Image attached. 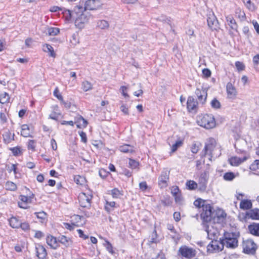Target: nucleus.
I'll list each match as a JSON object with an SVG mask.
<instances>
[{
  "label": "nucleus",
  "mask_w": 259,
  "mask_h": 259,
  "mask_svg": "<svg viewBox=\"0 0 259 259\" xmlns=\"http://www.w3.org/2000/svg\"><path fill=\"white\" fill-rule=\"evenodd\" d=\"M109 24L108 22L104 20H101L100 22H98V27L101 29H106L108 28Z\"/></svg>",
  "instance_id": "de8ad7c7"
},
{
  "label": "nucleus",
  "mask_w": 259,
  "mask_h": 259,
  "mask_svg": "<svg viewBox=\"0 0 259 259\" xmlns=\"http://www.w3.org/2000/svg\"><path fill=\"white\" fill-rule=\"evenodd\" d=\"M58 241L63 244L65 247H69L72 245V241L65 236L62 235L58 238Z\"/></svg>",
  "instance_id": "b1692460"
},
{
  "label": "nucleus",
  "mask_w": 259,
  "mask_h": 259,
  "mask_svg": "<svg viewBox=\"0 0 259 259\" xmlns=\"http://www.w3.org/2000/svg\"><path fill=\"white\" fill-rule=\"evenodd\" d=\"M235 66L237 69L238 70V71L243 70L245 68L244 65L242 62H240L239 61L236 62Z\"/></svg>",
  "instance_id": "5fc2aeb1"
},
{
  "label": "nucleus",
  "mask_w": 259,
  "mask_h": 259,
  "mask_svg": "<svg viewBox=\"0 0 259 259\" xmlns=\"http://www.w3.org/2000/svg\"><path fill=\"white\" fill-rule=\"evenodd\" d=\"M247 159V157L244 156L242 158L238 157L237 156L231 157L229 159V163L234 166H237L244 162Z\"/></svg>",
  "instance_id": "2eb2a0df"
},
{
  "label": "nucleus",
  "mask_w": 259,
  "mask_h": 259,
  "mask_svg": "<svg viewBox=\"0 0 259 259\" xmlns=\"http://www.w3.org/2000/svg\"><path fill=\"white\" fill-rule=\"evenodd\" d=\"M186 186L188 188V189L190 190H194L198 188V184L194 181L189 180L186 182Z\"/></svg>",
  "instance_id": "473e14b6"
},
{
  "label": "nucleus",
  "mask_w": 259,
  "mask_h": 259,
  "mask_svg": "<svg viewBox=\"0 0 259 259\" xmlns=\"http://www.w3.org/2000/svg\"><path fill=\"white\" fill-rule=\"evenodd\" d=\"M239 237V233L225 232L220 241L223 247L226 245L227 248H235L238 246Z\"/></svg>",
  "instance_id": "f03ea898"
},
{
  "label": "nucleus",
  "mask_w": 259,
  "mask_h": 259,
  "mask_svg": "<svg viewBox=\"0 0 259 259\" xmlns=\"http://www.w3.org/2000/svg\"><path fill=\"white\" fill-rule=\"evenodd\" d=\"M92 85L90 82L85 81L82 83V89L84 92H87L92 89Z\"/></svg>",
  "instance_id": "c03bdc74"
},
{
  "label": "nucleus",
  "mask_w": 259,
  "mask_h": 259,
  "mask_svg": "<svg viewBox=\"0 0 259 259\" xmlns=\"http://www.w3.org/2000/svg\"><path fill=\"white\" fill-rule=\"evenodd\" d=\"M59 29L56 27H50L48 29V33L50 35H56L59 33Z\"/></svg>",
  "instance_id": "58836bf2"
},
{
  "label": "nucleus",
  "mask_w": 259,
  "mask_h": 259,
  "mask_svg": "<svg viewBox=\"0 0 259 259\" xmlns=\"http://www.w3.org/2000/svg\"><path fill=\"white\" fill-rule=\"evenodd\" d=\"M20 227L24 231H27L29 229V225L27 223H21V225Z\"/></svg>",
  "instance_id": "0e129e2a"
},
{
  "label": "nucleus",
  "mask_w": 259,
  "mask_h": 259,
  "mask_svg": "<svg viewBox=\"0 0 259 259\" xmlns=\"http://www.w3.org/2000/svg\"><path fill=\"white\" fill-rule=\"evenodd\" d=\"M153 233L154 234V236H153V235H152V237L151 238V239L149 241V243L150 244H152V243H156L157 242V241H156V238H157V233H156V231L155 230H154L153 231Z\"/></svg>",
  "instance_id": "680f3d73"
},
{
  "label": "nucleus",
  "mask_w": 259,
  "mask_h": 259,
  "mask_svg": "<svg viewBox=\"0 0 259 259\" xmlns=\"http://www.w3.org/2000/svg\"><path fill=\"white\" fill-rule=\"evenodd\" d=\"M74 123L76 124L77 128H83L87 126L88 122L82 116L78 115L75 117Z\"/></svg>",
  "instance_id": "dca6fc26"
},
{
  "label": "nucleus",
  "mask_w": 259,
  "mask_h": 259,
  "mask_svg": "<svg viewBox=\"0 0 259 259\" xmlns=\"http://www.w3.org/2000/svg\"><path fill=\"white\" fill-rule=\"evenodd\" d=\"M226 89L228 96L230 98H233L235 97L236 95V91L235 87L233 85V84L228 82L226 85Z\"/></svg>",
  "instance_id": "5701e85b"
},
{
  "label": "nucleus",
  "mask_w": 259,
  "mask_h": 259,
  "mask_svg": "<svg viewBox=\"0 0 259 259\" xmlns=\"http://www.w3.org/2000/svg\"><path fill=\"white\" fill-rule=\"evenodd\" d=\"M10 100V97L8 94L5 92L0 94V103L5 104L9 102Z\"/></svg>",
  "instance_id": "72a5a7b5"
},
{
  "label": "nucleus",
  "mask_w": 259,
  "mask_h": 259,
  "mask_svg": "<svg viewBox=\"0 0 259 259\" xmlns=\"http://www.w3.org/2000/svg\"><path fill=\"white\" fill-rule=\"evenodd\" d=\"M78 201L80 205L82 207H87L90 206V197L84 193H81L78 195Z\"/></svg>",
  "instance_id": "ddd939ff"
},
{
  "label": "nucleus",
  "mask_w": 259,
  "mask_h": 259,
  "mask_svg": "<svg viewBox=\"0 0 259 259\" xmlns=\"http://www.w3.org/2000/svg\"><path fill=\"white\" fill-rule=\"evenodd\" d=\"M36 255L39 259H46L47 252L46 248L40 244L35 246Z\"/></svg>",
  "instance_id": "4468645a"
},
{
  "label": "nucleus",
  "mask_w": 259,
  "mask_h": 259,
  "mask_svg": "<svg viewBox=\"0 0 259 259\" xmlns=\"http://www.w3.org/2000/svg\"><path fill=\"white\" fill-rule=\"evenodd\" d=\"M248 230L252 235L259 236V223H253L248 225Z\"/></svg>",
  "instance_id": "f3484780"
},
{
  "label": "nucleus",
  "mask_w": 259,
  "mask_h": 259,
  "mask_svg": "<svg viewBox=\"0 0 259 259\" xmlns=\"http://www.w3.org/2000/svg\"><path fill=\"white\" fill-rule=\"evenodd\" d=\"M177 254L179 256L190 259L196 256V251L186 245H182L179 248Z\"/></svg>",
  "instance_id": "39448f33"
},
{
  "label": "nucleus",
  "mask_w": 259,
  "mask_h": 259,
  "mask_svg": "<svg viewBox=\"0 0 259 259\" xmlns=\"http://www.w3.org/2000/svg\"><path fill=\"white\" fill-rule=\"evenodd\" d=\"M197 122L198 125L206 129H210L215 126V119L212 114H206L198 116Z\"/></svg>",
  "instance_id": "20e7f679"
},
{
  "label": "nucleus",
  "mask_w": 259,
  "mask_h": 259,
  "mask_svg": "<svg viewBox=\"0 0 259 259\" xmlns=\"http://www.w3.org/2000/svg\"><path fill=\"white\" fill-rule=\"evenodd\" d=\"M211 106L214 109H219L221 107L220 102L216 99L214 98L210 103Z\"/></svg>",
  "instance_id": "37998d69"
},
{
  "label": "nucleus",
  "mask_w": 259,
  "mask_h": 259,
  "mask_svg": "<svg viewBox=\"0 0 259 259\" xmlns=\"http://www.w3.org/2000/svg\"><path fill=\"white\" fill-rule=\"evenodd\" d=\"M96 0H88L85 2L83 11L86 10H92L95 9Z\"/></svg>",
  "instance_id": "a878e982"
},
{
  "label": "nucleus",
  "mask_w": 259,
  "mask_h": 259,
  "mask_svg": "<svg viewBox=\"0 0 259 259\" xmlns=\"http://www.w3.org/2000/svg\"><path fill=\"white\" fill-rule=\"evenodd\" d=\"M244 219L259 220V209L255 208L246 211L244 215Z\"/></svg>",
  "instance_id": "9b49d317"
},
{
  "label": "nucleus",
  "mask_w": 259,
  "mask_h": 259,
  "mask_svg": "<svg viewBox=\"0 0 259 259\" xmlns=\"http://www.w3.org/2000/svg\"><path fill=\"white\" fill-rule=\"evenodd\" d=\"M15 134H12L10 131H5L3 134V141L6 144H9L14 140Z\"/></svg>",
  "instance_id": "6ab92c4d"
},
{
  "label": "nucleus",
  "mask_w": 259,
  "mask_h": 259,
  "mask_svg": "<svg viewBox=\"0 0 259 259\" xmlns=\"http://www.w3.org/2000/svg\"><path fill=\"white\" fill-rule=\"evenodd\" d=\"M249 168L253 171H255L256 169H259V160H255L250 165Z\"/></svg>",
  "instance_id": "49530a36"
},
{
  "label": "nucleus",
  "mask_w": 259,
  "mask_h": 259,
  "mask_svg": "<svg viewBox=\"0 0 259 259\" xmlns=\"http://www.w3.org/2000/svg\"><path fill=\"white\" fill-rule=\"evenodd\" d=\"M209 178L208 172L204 171L201 173L199 179L198 184V189L201 192H204L207 188V184Z\"/></svg>",
  "instance_id": "423d86ee"
},
{
  "label": "nucleus",
  "mask_w": 259,
  "mask_h": 259,
  "mask_svg": "<svg viewBox=\"0 0 259 259\" xmlns=\"http://www.w3.org/2000/svg\"><path fill=\"white\" fill-rule=\"evenodd\" d=\"M47 243L51 248L56 249L58 247L57 238L52 235H49L46 238Z\"/></svg>",
  "instance_id": "a211bd4d"
},
{
  "label": "nucleus",
  "mask_w": 259,
  "mask_h": 259,
  "mask_svg": "<svg viewBox=\"0 0 259 259\" xmlns=\"http://www.w3.org/2000/svg\"><path fill=\"white\" fill-rule=\"evenodd\" d=\"M21 135L24 137H30L31 134H30V130L28 129V130H26L21 131Z\"/></svg>",
  "instance_id": "338daca9"
},
{
  "label": "nucleus",
  "mask_w": 259,
  "mask_h": 259,
  "mask_svg": "<svg viewBox=\"0 0 259 259\" xmlns=\"http://www.w3.org/2000/svg\"><path fill=\"white\" fill-rule=\"evenodd\" d=\"M119 150L123 153H133L134 152L133 147L128 144H124L119 146Z\"/></svg>",
  "instance_id": "bb28decb"
},
{
  "label": "nucleus",
  "mask_w": 259,
  "mask_h": 259,
  "mask_svg": "<svg viewBox=\"0 0 259 259\" xmlns=\"http://www.w3.org/2000/svg\"><path fill=\"white\" fill-rule=\"evenodd\" d=\"M254 67L257 71H259V54L254 56L253 58Z\"/></svg>",
  "instance_id": "79ce46f5"
},
{
  "label": "nucleus",
  "mask_w": 259,
  "mask_h": 259,
  "mask_svg": "<svg viewBox=\"0 0 259 259\" xmlns=\"http://www.w3.org/2000/svg\"><path fill=\"white\" fill-rule=\"evenodd\" d=\"M191 152L194 153L196 154L199 151V147L196 145V144L194 143L192 145L191 148Z\"/></svg>",
  "instance_id": "bf43d9fd"
},
{
  "label": "nucleus",
  "mask_w": 259,
  "mask_h": 259,
  "mask_svg": "<svg viewBox=\"0 0 259 259\" xmlns=\"http://www.w3.org/2000/svg\"><path fill=\"white\" fill-rule=\"evenodd\" d=\"M169 171L168 170L162 171L158 178L159 184H163L166 185L167 181L169 179Z\"/></svg>",
  "instance_id": "4be33fe9"
},
{
  "label": "nucleus",
  "mask_w": 259,
  "mask_h": 259,
  "mask_svg": "<svg viewBox=\"0 0 259 259\" xmlns=\"http://www.w3.org/2000/svg\"><path fill=\"white\" fill-rule=\"evenodd\" d=\"M226 217V213L221 208L215 210L210 204L204 206L200 213V218L202 221V225L204 230L207 232L208 236H209L208 223L212 222L213 224H221L224 222Z\"/></svg>",
  "instance_id": "f257e3e1"
},
{
  "label": "nucleus",
  "mask_w": 259,
  "mask_h": 259,
  "mask_svg": "<svg viewBox=\"0 0 259 259\" xmlns=\"http://www.w3.org/2000/svg\"><path fill=\"white\" fill-rule=\"evenodd\" d=\"M238 11L239 12V15H238V17L241 19V20H244L245 19V14L243 11H241L240 9H238L236 10V13H238Z\"/></svg>",
  "instance_id": "4d7b16f0"
},
{
  "label": "nucleus",
  "mask_w": 259,
  "mask_h": 259,
  "mask_svg": "<svg viewBox=\"0 0 259 259\" xmlns=\"http://www.w3.org/2000/svg\"><path fill=\"white\" fill-rule=\"evenodd\" d=\"M5 187L7 190L10 191H15L17 189L16 185L10 181H8L6 183Z\"/></svg>",
  "instance_id": "e433bc0d"
},
{
  "label": "nucleus",
  "mask_w": 259,
  "mask_h": 259,
  "mask_svg": "<svg viewBox=\"0 0 259 259\" xmlns=\"http://www.w3.org/2000/svg\"><path fill=\"white\" fill-rule=\"evenodd\" d=\"M9 224L13 228H19L21 225V222L16 217H12L9 220Z\"/></svg>",
  "instance_id": "cd10ccee"
},
{
  "label": "nucleus",
  "mask_w": 259,
  "mask_h": 259,
  "mask_svg": "<svg viewBox=\"0 0 259 259\" xmlns=\"http://www.w3.org/2000/svg\"><path fill=\"white\" fill-rule=\"evenodd\" d=\"M74 182L78 185H82L85 182V178L80 176H76L74 178Z\"/></svg>",
  "instance_id": "a19ab883"
},
{
  "label": "nucleus",
  "mask_w": 259,
  "mask_h": 259,
  "mask_svg": "<svg viewBox=\"0 0 259 259\" xmlns=\"http://www.w3.org/2000/svg\"><path fill=\"white\" fill-rule=\"evenodd\" d=\"M245 5L250 11H254L256 9L254 4L252 3L250 0H247Z\"/></svg>",
  "instance_id": "3c124183"
},
{
  "label": "nucleus",
  "mask_w": 259,
  "mask_h": 259,
  "mask_svg": "<svg viewBox=\"0 0 259 259\" xmlns=\"http://www.w3.org/2000/svg\"><path fill=\"white\" fill-rule=\"evenodd\" d=\"M195 94H196L200 103L202 105L205 104L207 96V91L206 90L203 88L201 90L197 88L195 90Z\"/></svg>",
  "instance_id": "9d476101"
},
{
  "label": "nucleus",
  "mask_w": 259,
  "mask_h": 259,
  "mask_svg": "<svg viewBox=\"0 0 259 259\" xmlns=\"http://www.w3.org/2000/svg\"><path fill=\"white\" fill-rule=\"evenodd\" d=\"M34 195L32 194L31 196L28 197L24 195H21V202H24L25 203L28 204L31 202L32 199L33 198Z\"/></svg>",
  "instance_id": "4c0bfd02"
},
{
  "label": "nucleus",
  "mask_w": 259,
  "mask_h": 259,
  "mask_svg": "<svg viewBox=\"0 0 259 259\" xmlns=\"http://www.w3.org/2000/svg\"><path fill=\"white\" fill-rule=\"evenodd\" d=\"M187 108L190 112H196L198 109V103L192 96H189L187 101Z\"/></svg>",
  "instance_id": "1a4fd4ad"
},
{
  "label": "nucleus",
  "mask_w": 259,
  "mask_h": 259,
  "mask_svg": "<svg viewBox=\"0 0 259 259\" xmlns=\"http://www.w3.org/2000/svg\"><path fill=\"white\" fill-rule=\"evenodd\" d=\"M62 14L67 21L71 20V18H74L75 16L74 11L73 13H72L70 10L67 9L63 11L62 12Z\"/></svg>",
  "instance_id": "7c9ffc66"
},
{
  "label": "nucleus",
  "mask_w": 259,
  "mask_h": 259,
  "mask_svg": "<svg viewBox=\"0 0 259 259\" xmlns=\"http://www.w3.org/2000/svg\"><path fill=\"white\" fill-rule=\"evenodd\" d=\"M208 27L212 30H217L219 28L218 21L213 14H210L207 19Z\"/></svg>",
  "instance_id": "f8f14e48"
},
{
  "label": "nucleus",
  "mask_w": 259,
  "mask_h": 259,
  "mask_svg": "<svg viewBox=\"0 0 259 259\" xmlns=\"http://www.w3.org/2000/svg\"><path fill=\"white\" fill-rule=\"evenodd\" d=\"M235 178V175L233 172H227L224 174L223 178L225 181H231Z\"/></svg>",
  "instance_id": "c9c22d12"
},
{
  "label": "nucleus",
  "mask_w": 259,
  "mask_h": 259,
  "mask_svg": "<svg viewBox=\"0 0 259 259\" xmlns=\"http://www.w3.org/2000/svg\"><path fill=\"white\" fill-rule=\"evenodd\" d=\"M44 50L46 52L50 53V56L55 57L56 54L54 51L53 48L50 45L46 44L44 46Z\"/></svg>",
  "instance_id": "2f4dec72"
},
{
  "label": "nucleus",
  "mask_w": 259,
  "mask_h": 259,
  "mask_svg": "<svg viewBox=\"0 0 259 259\" xmlns=\"http://www.w3.org/2000/svg\"><path fill=\"white\" fill-rule=\"evenodd\" d=\"M44 234L41 232L40 231H36L34 235V237L38 238V239H41L43 237H44Z\"/></svg>",
  "instance_id": "774afa93"
},
{
  "label": "nucleus",
  "mask_w": 259,
  "mask_h": 259,
  "mask_svg": "<svg viewBox=\"0 0 259 259\" xmlns=\"http://www.w3.org/2000/svg\"><path fill=\"white\" fill-rule=\"evenodd\" d=\"M208 203L206 200H204L201 198H198L194 202V205L198 208H202V209L204 208V206L207 205Z\"/></svg>",
  "instance_id": "c85d7f7f"
},
{
  "label": "nucleus",
  "mask_w": 259,
  "mask_h": 259,
  "mask_svg": "<svg viewBox=\"0 0 259 259\" xmlns=\"http://www.w3.org/2000/svg\"><path fill=\"white\" fill-rule=\"evenodd\" d=\"M115 204L116 203L114 201L109 202L106 200L104 209L108 213H110L115 207Z\"/></svg>",
  "instance_id": "c756f323"
},
{
  "label": "nucleus",
  "mask_w": 259,
  "mask_h": 259,
  "mask_svg": "<svg viewBox=\"0 0 259 259\" xmlns=\"http://www.w3.org/2000/svg\"><path fill=\"white\" fill-rule=\"evenodd\" d=\"M215 147V140L213 138L209 139L207 143H205L204 148L203 149L204 152L203 156H205L206 155L208 154L210 156L209 159L211 160V158L212 157V152L214 150Z\"/></svg>",
  "instance_id": "0eeeda50"
},
{
  "label": "nucleus",
  "mask_w": 259,
  "mask_h": 259,
  "mask_svg": "<svg viewBox=\"0 0 259 259\" xmlns=\"http://www.w3.org/2000/svg\"><path fill=\"white\" fill-rule=\"evenodd\" d=\"M226 20L230 28L232 29L237 31L238 25L234 18L232 16H228L226 17Z\"/></svg>",
  "instance_id": "393cba45"
},
{
  "label": "nucleus",
  "mask_w": 259,
  "mask_h": 259,
  "mask_svg": "<svg viewBox=\"0 0 259 259\" xmlns=\"http://www.w3.org/2000/svg\"><path fill=\"white\" fill-rule=\"evenodd\" d=\"M109 174V172H107L104 169H100L99 171V174L100 176L103 179L106 178L108 175Z\"/></svg>",
  "instance_id": "052dcab7"
},
{
  "label": "nucleus",
  "mask_w": 259,
  "mask_h": 259,
  "mask_svg": "<svg viewBox=\"0 0 259 259\" xmlns=\"http://www.w3.org/2000/svg\"><path fill=\"white\" fill-rule=\"evenodd\" d=\"M183 144V141L182 140H179L176 141V142L172 145L171 147V151L172 152H175L179 147L181 146Z\"/></svg>",
  "instance_id": "09e8293b"
},
{
  "label": "nucleus",
  "mask_w": 259,
  "mask_h": 259,
  "mask_svg": "<svg viewBox=\"0 0 259 259\" xmlns=\"http://www.w3.org/2000/svg\"><path fill=\"white\" fill-rule=\"evenodd\" d=\"M79 134L81 137V141L83 143H85L87 141V138L86 136V134L82 131L79 132Z\"/></svg>",
  "instance_id": "69168bd1"
},
{
  "label": "nucleus",
  "mask_w": 259,
  "mask_h": 259,
  "mask_svg": "<svg viewBox=\"0 0 259 259\" xmlns=\"http://www.w3.org/2000/svg\"><path fill=\"white\" fill-rule=\"evenodd\" d=\"M139 187L140 189L143 192H145L148 188V186L145 181L140 183Z\"/></svg>",
  "instance_id": "603ef678"
},
{
  "label": "nucleus",
  "mask_w": 259,
  "mask_h": 259,
  "mask_svg": "<svg viewBox=\"0 0 259 259\" xmlns=\"http://www.w3.org/2000/svg\"><path fill=\"white\" fill-rule=\"evenodd\" d=\"M240 208L242 210H250L252 207V203L249 199L241 200L240 203Z\"/></svg>",
  "instance_id": "412c9836"
},
{
  "label": "nucleus",
  "mask_w": 259,
  "mask_h": 259,
  "mask_svg": "<svg viewBox=\"0 0 259 259\" xmlns=\"http://www.w3.org/2000/svg\"><path fill=\"white\" fill-rule=\"evenodd\" d=\"M10 150L12 152L13 154L15 156H17L21 152L20 148L18 147L11 148Z\"/></svg>",
  "instance_id": "6e6d98bb"
},
{
  "label": "nucleus",
  "mask_w": 259,
  "mask_h": 259,
  "mask_svg": "<svg viewBox=\"0 0 259 259\" xmlns=\"http://www.w3.org/2000/svg\"><path fill=\"white\" fill-rule=\"evenodd\" d=\"M111 195L113 198H118L123 195L122 191H119L117 188H114L111 191Z\"/></svg>",
  "instance_id": "f704fd0d"
},
{
  "label": "nucleus",
  "mask_w": 259,
  "mask_h": 259,
  "mask_svg": "<svg viewBox=\"0 0 259 259\" xmlns=\"http://www.w3.org/2000/svg\"><path fill=\"white\" fill-rule=\"evenodd\" d=\"M34 214L38 219H40L41 223H43L47 218V213L44 211L35 212Z\"/></svg>",
  "instance_id": "ea45409f"
},
{
  "label": "nucleus",
  "mask_w": 259,
  "mask_h": 259,
  "mask_svg": "<svg viewBox=\"0 0 259 259\" xmlns=\"http://www.w3.org/2000/svg\"><path fill=\"white\" fill-rule=\"evenodd\" d=\"M54 95L60 100H63L62 96L59 94V90L58 88H56L54 91Z\"/></svg>",
  "instance_id": "e2e57ef3"
},
{
  "label": "nucleus",
  "mask_w": 259,
  "mask_h": 259,
  "mask_svg": "<svg viewBox=\"0 0 259 259\" xmlns=\"http://www.w3.org/2000/svg\"><path fill=\"white\" fill-rule=\"evenodd\" d=\"M98 237L103 240L102 244L106 248V250L111 254H114L115 253V251L113 249V246L111 243L107 240L103 238L101 236H98Z\"/></svg>",
  "instance_id": "aec40b11"
},
{
  "label": "nucleus",
  "mask_w": 259,
  "mask_h": 259,
  "mask_svg": "<svg viewBox=\"0 0 259 259\" xmlns=\"http://www.w3.org/2000/svg\"><path fill=\"white\" fill-rule=\"evenodd\" d=\"M60 114L59 113H57L56 112H53L51 114H50L49 117L50 118L54 120H57L59 117Z\"/></svg>",
  "instance_id": "13d9d810"
},
{
  "label": "nucleus",
  "mask_w": 259,
  "mask_h": 259,
  "mask_svg": "<svg viewBox=\"0 0 259 259\" xmlns=\"http://www.w3.org/2000/svg\"><path fill=\"white\" fill-rule=\"evenodd\" d=\"M35 142L32 140H29L28 142L27 148L29 150H31L32 151H34L35 150Z\"/></svg>",
  "instance_id": "8fccbe9b"
},
{
  "label": "nucleus",
  "mask_w": 259,
  "mask_h": 259,
  "mask_svg": "<svg viewBox=\"0 0 259 259\" xmlns=\"http://www.w3.org/2000/svg\"><path fill=\"white\" fill-rule=\"evenodd\" d=\"M202 74L204 77L208 78L211 76V72L209 69L204 68L202 70Z\"/></svg>",
  "instance_id": "864d4df0"
},
{
  "label": "nucleus",
  "mask_w": 259,
  "mask_h": 259,
  "mask_svg": "<svg viewBox=\"0 0 259 259\" xmlns=\"http://www.w3.org/2000/svg\"><path fill=\"white\" fill-rule=\"evenodd\" d=\"M128 164L130 167L133 169L136 168L139 165V163L138 161L131 158L129 159Z\"/></svg>",
  "instance_id": "a18cd8bd"
},
{
  "label": "nucleus",
  "mask_w": 259,
  "mask_h": 259,
  "mask_svg": "<svg viewBox=\"0 0 259 259\" xmlns=\"http://www.w3.org/2000/svg\"><path fill=\"white\" fill-rule=\"evenodd\" d=\"M243 252L245 253L253 254L256 250V244L251 240H247L243 243Z\"/></svg>",
  "instance_id": "6e6552de"
},
{
  "label": "nucleus",
  "mask_w": 259,
  "mask_h": 259,
  "mask_svg": "<svg viewBox=\"0 0 259 259\" xmlns=\"http://www.w3.org/2000/svg\"><path fill=\"white\" fill-rule=\"evenodd\" d=\"M74 11L75 14V25L77 28L81 29L84 27V24L88 21V17L84 13L82 6H76L74 8Z\"/></svg>",
  "instance_id": "7ed1b4c3"
}]
</instances>
